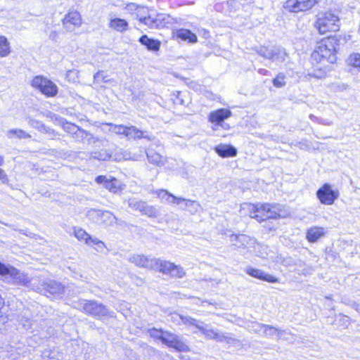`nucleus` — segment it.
<instances>
[{
  "label": "nucleus",
  "mask_w": 360,
  "mask_h": 360,
  "mask_svg": "<svg viewBox=\"0 0 360 360\" xmlns=\"http://www.w3.org/2000/svg\"><path fill=\"white\" fill-rule=\"evenodd\" d=\"M344 42H345V38L340 36H330L322 39L316 49L312 53L311 58L317 63L326 60L333 63L336 60L337 50Z\"/></svg>",
  "instance_id": "1"
},
{
  "label": "nucleus",
  "mask_w": 360,
  "mask_h": 360,
  "mask_svg": "<svg viewBox=\"0 0 360 360\" xmlns=\"http://www.w3.org/2000/svg\"><path fill=\"white\" fill-rule=\"evenodd\" d=\"M340 25L339 17L331 11L321 14L316 22V27L321 34L338 31Z\"/></svg>",
  "instance_id": "2"
},
{
  "label": "nucleus",
  "mask_w": 360,
  "mask_h": 360,
  "mask_svg": "<svg viewBox=\"0 0 360 360\" xmlns=\"http://www.w3.org/2000/svg\"><path fill=\"white\" fill-rule=\"evenodd\" d=\"M77 307L84 313L97 319L110 315V311L105 306L93 300H80L77 302Z\"/></svg>",
  "instance_id": "3"
},
{
  "label": "nucleus",
  "mask_w": 360,
  "mask_h": 360,
  "mask_svg": "<svg viewBox=\"0 0 360 360\" xmlns=\"http://www.w3.org/2000/svg\"><path fill=\"white\" fill-rule=\"evenodd\" d=\"M86 217L90 221L98 225L111 226L117 220L111 212L95 209L89 210Z\"/></svg>",
  "instance_id": "4"
},
{
  "label": "nucleus",
  "mask_w": 360,
  "mask_h": 360,
  "mask_svg": "<svg viewBox=\"0 0 360 360\" xmlns=\"http://www.w3.org/2000/svg\"><path fill=\"white\" fill-rule=\"evenodd\" d=\"M173 22V18L165 13H158L155 15L149 14L141 22L150 29H160L167 27Z\"/></svg>",
  "instance_id": "5"
},
{
  "label": "nucleus",
  "mask_w": 360,
  "mask_h": 360,
  "mask_svg": "<svg viewBox=\"0 0 360 360\" xmlns=\"http://www.w3.org/2000/svg\"><path fill=\"white\" fill-rule=\"evenodd\" d=\"M32 86L48 96H53L58 92L57 86L41 76H36L32 81Z\"/></svg>",
  "instance_id": "6"
},
{
  "label": "nucleus",
  "mask_w": 360,
  "mask_h": 360,
  "mask_svg": "<svg viewBox=\"0 0 360 360\" xmlns=\"http://www.w3.org/2000/svg\"><path fill=\"white\" fill-rule=\"evenodd\" d=\"M316 196L322 204L331 205L339 197V191L332 189L329 184H324L316 191Z\"/></svg>",
  "instance_id": "7"
},
{
  "label": "nucleus",
  "mask_w": 360,
  "mask_h": 360,
  "mask_svg": "<svg viewBox=\"0 0 360 360\" xmlns=\"http://www.w3.org/2000/svg\"><path fill=\"white\" fill-rule=\"evenodd\" d=\"M318 0H287L283 7L290 12L297 13L311 9Z\"/></svg>",
  "instance_id": "8"
},
{
  "label": "nucleus",
  "mask_w": 360,
  "mask_h": 360,
  "mask_svg": "<svg viewBox=\"0 0 360 360\" xmlns=\"http://www.w3.org/2000/svg\"><path fill=\"white\" fill-rule=\"evenodd\" d=\"M0 275L5 276H10L14 282L22 284L23 285H27V284L30 283L29 278L19 270L11 266H6L4 264H1V262Z\"/></svg>",
  "instance_id": "9"
},
{
  "label": "nucleus",
  "mask_w": 360,
  "mask_h": 360,
  "mask_svg": "<svg viewBox=\"0 0 360 360\" xmlns=\"http://www.w3.org/2000/svg\"><path fill=\"white\" fill-rule=\"evenodd\" d=\"M158 270L173 278H182L186 273L184 269L179 265H175L169 261L160 260Z\"/></svg>",
  "instance_id": "10"
},
{
  "label": "nucleus",
  "mask_w": 360,
  "mask_h": 360,
  "mask_svg": "<svg viewBox=\"0 0 360 360\" xmlns=\"http://www.w3.org/2000/svg\"><path fill=\"white\" fill-rule=\"evenodd\" d=\"M160 260V259L149 258L140 255H134L129 258V261L137 266L156 269L158 268Z\"/></svg>",
  "instance_id": "11"
},
{
  "label": "nucleus",
  "mask_w": 360,
  "mask_h": 360,
  "mask_svg": "<svg viewBox=\"0 0 360 360\" xmlns=\"http://www.w3.org/2000/svg\"><path fill=\"white\" fill-rule=\"evenodd\" d=\"M162 342L180 352L188 349V346L181 340L179 336L168 331H165Z\"/></svg>",
  "instance_id": "12"
},
{
  "label": "nucleus",
  "mask_w": 360,
  "mask_h": 360,
  "mask_svg": "<svg viewBox=\"0 0 360 360\" xmlns=\"http://www.w3.org/2000/svg\"><path fill=\"white\" fill-rule=\"evenodd\" d=\"M41 285V288H40V291H44L45 293L61 296L65 292V286L62 283L54 280L42 281Z\"/></svg>",
  "instance_id": "13"
},
{
  "label": "nucleus",
  "mask_w": 360,
  "mask_h": 360,
  "mask_svg": "<svg viewBox=\"0 0 360 360\" xmlns=\"http://www.w3.org/2000/svg\"><path fill=\"white\" fill-rule=\"evenodd\" d=\"M82 25V18L79 12H69L63 20V25L67 32H73Z\"/></svg>",
  "instance_id": "14"
},
{
  "label": "nucleus",
  "mask_w": 360,
  "mask_h": 360,
  "mask_svg": "<svg viewBox=\"0 0 360 360\" xmlns=\"http://www.w3.org/2000/svg\"><path fill=\"white\" fill-rule=\"evenodd\" d=\"M96 182L102 184L106 189L114 193H117L122 189L121 182L115 178H108L106 176L101 175L96 178Z\"/></svg>",
  "instance_id": "15"
},
{
  "label": "nucleus",
  "mask_w": 360,
  "mask_h": 360,
  "mask_svg": "<svg viewBox=\"0 0 360 360\" xmlns=\"http://www.w3.org/2000/svg\"><path fill=\"white\" fill-rule=\"evenodd\" d=\"M231 112L225 108L218 109L211 112L209 115V121L212 123H216L217 125H221L223 128L227 129L228 124H224V120L231 117Z\"/></svg>",
  "instance_id": "16"
},
{
  "label": "nucleus",
  "mask_w": 360,
  "mask_h": 360,
  "mask_svg": "<svg viewBox=\"0 0 360 360\" xmlns=\"http://www.w3.org/2000/svg\"><path fill=\"white\" fill-rule=\"evenodd\" d=\"M230 241L232 245L238 248H250L253 247L255 240L244 234H232L230 236Z\"/></svg>",
  "instance_id": "17"
},
{
  "label": "nucleus",
  "mask_w": 360,
  "mask_h": 360,
  "mask_svg": "<svg viewBox=\"0 0 360 360\" xmlns=\"http://www.w3.org/2000/svg\"><path fill=\"white\" fill-rule=\"evenodd\" d=\"M245 271L249 276L256 278L257 279L262 280V281H264L271 283L278 282V279L277 278L274 277V276H272L271 274H268L262 270H260L258 269H255L252 266H248L245 269Z\"/></svg>",
  "instance_id": "18"
},
{
  "label": "nucleus",
  "mask_w": 360,
  "mask_h": 360,
  "mask_svg": "<svg viewBox=\"0 0 360 360\" xmlns=\"http://www.w3.org/2000/svg\"><path fill=\"white\" fill-rule=\"evenodd\" d=\"M280 206L276 204L262 205V215L264 216V221L267 219H276L281 217Z\"/></svg>",
  "instance_id": "19"
},
{
  "label": "nucleus",
  "mask_w": 360,
  "mask_h": 360,
  "mask_svg": "<svg viewBox=\"0 0 360 360\" xmlns=\"http://www.w3.org/2000/svg\"><path fill=\"white\" fill-rule=\"evenodd\" d=\"M125 136L128 139L139 140L141 139H146L148 141H153V137L148 135L146 131L139 129L136 127L129 125L127 127Z\"/></svg>",
  "instance_id": "20"
},
{
  "label": "nucleus",
  "mask_w": 360,
  "mask_h": 360,
  "mask_svg": "<svg viewBox=\"0 0 360 360\" xmlns=\"http://www.w3.org/2000/svg\"><path fill=\"white\" fill-rule=\"evenodd\" d=\"M202 323L199 329L207 338L212 340H216L219 342L227 341L229 338L224 333H219L218 330H215L212 328H207Z\"/></svg>",
  "instance_id": "21"
},
{
  "label": "nucleus",
  "mask_w": 360,
  "mask_h": 360,
  "mask_svg": "<svg viewBox=\"0 0 360 360\" xmlns=\"http://www.w3.org/2000/svg\"><path fill=\"white\" fill-rule=\"evenodd\" d=\"M243 210L248 212L251 218H254L258 221H264V216L262 215V205L245 203L243 206Z\"/></svg>",
  "instance_id": "22"
},
{
  "label": "nucleus",
  "mask_w": 360,
  "mask_h": 360,
  "mask_svg": "<svg viewBox=\"0 0 360 360\" xmlns=\"http://www.w3.org/2000/svg\"><path fill=\"white\" fill-rule=\"evenodd\" d=\"M255 326L259 328L260 329H263V335L267 338H271L273 336H276L277 340L281 338L284 330H279L272 326L266 325L262 323H256Z\"/></svg>",
  "instance_id": "23"
},
{
  "label": "nucleus",
  "mask_w": 360,
  "mask_h": 360,
  "mask_svg": "<svg viewBox=\"0 0 360 360\" xmlns=\"http://www.w3.org/2000/svg\"><path fill=\"white\" fill-rule=\"evenodd\" d=\"M214 150L221 158H232L237 155L236 148L230 145L219 144L214 148Z\"/></svg>",
  "instance_id": "24"
},
{
  "label": "nucleus",
  "mask_w": 360,
  "mask_h": 360,
  "mask_svg": "<svg viewBox=\"0 0 360 360\" xmlns=\"http://www.w3.org/2000/svg\"><path fill=\"white\" fill-rule=\"evenodd\" d=\"M158 195L161 200H165L169 204H175L178 205L182 202L186 204V201L188 200L181 197L174 196L165 190H160L158 193Z\"/></svg>",
  "instance_id": "25"
},
{
  "label": "nucleus",
  "mask_w": 360,
  "mask_h": 360,
  "mask_svg": "<svg viewBox=\"0 0 360 360\" xmlns=\"http://www.w3.org/2000/svg\"><path fill=\"white\" fill-rule=\"evenodd\" d=\"M325 234L324 228L314 226L309 229L307 231L306 238L310 243L316 242L320 238Z\"/></svg>",
  "instance_id": "26"
},
{
  "label": "nucleus",
  "mask_w": 360,
  "mask_h": 360,
  "mask_svg": "<svg viewBox=\"0 0 360 360\" xmlns=\"http://www.w3.org/2000/svg\"><path fill=\"white\" fill-rule=\"evenodd\" d=\"M139 41L147 47L149 51H156L160 49V42L158 40L150 39L147 35L141 36Z\"/></svg>",
  "instance_id": "27"
},
{
  "label": "nucleus",
  "mask_w": 360,
  "mask_h": 360,
  "mask_svg": "<svg viewBox=\"0 0 360 360\" xmlns=\"http://www.w3.org/2000/svg\"><path fill=\"white\" fill-rule=\"evenodd\" d=\"M128 22L122 18H116L110 20L109 27L117 32H122L128 29Z\"/></svg>",
  "instance_id": "28"
},
{
  "label": "nucleus",
  "mask_w": 360,
  "mask_h": 360,
  "mask_svg": "<svg viewBox=\"0 0 360 360\" xmlns=\"http://www.w3.org/2000/svg\"><path fill=\"white\" fill-rule=\"evenodd\" d=\"M146 155L150 163L156 166H162L164 165L163 157L155 150L148 149L146 151Z\"/></svg>",
  "instance_id": "29"
},
{
  "label": "nucleus",
  "mask_w": 360,
  "mask_h": 360,
  "mask_svg": "<svg viewBox=\"0 0 360 360\" xmlns=\"http://www.w3.org/2000/svg\"><path fill=\"white\" fill-rule=\"evenodd\" d=\"M176 37L184 41H188L189 42L194 43L197 41L196 35L191 32L190 30L186 29H180L176 31Z\"/></svg>",
  "instance_id": "30"
},
{
  "label": "nucleus",
  "mask_w": 360,
  "mask_h": 360,
  "mask_svg": "<svg viewBox=\"0 0 360 360\" xmlns=\"http://www.w3.org/2000/svg\"><path fill=\"white\" fill-rule=\"evenodd\" d=\"M6 136L9 139H13L14 137H16L19 139H25L31 138V136L28 133L20 129H13L8 130L6 132Z\"/></svg>",
  "instance_id": "31"
},
{
  "label": "nucleus",
  "mask_w": 360,
  "mask_h": 360,
  "mask_svg": "<svg viewBox=\"0 0 360 360\" xmlns=\"http://www.w3.org/2000/svg\"><path fill=\"white\" fill-rule=\"evenodd\" d=\"M140 212L148 217H157L158 216V210L156 207L153 205H148L145 201L143 202V205H142Z\"/></svg>",
  "instance_id": "32"
},
{
  "label": "nucleus",
  "mask_w": 360,
  "mask_h": 360,
  "mask_svg": "<svg viewBox=\"0 0 360 360\" xmlns=\"http://www.w3.org/2000/svg\"><path fill=\"white\" fill-rule=\"evenodd\" d=\"M74 235L80 241H84L86 245H90L89 239L91 236L81 228H74Z\"/></svg>",
  "instance_id": "33"
},
{
  "label": "nucleus",
  "mask_w": 360,
  "mask_h": 360,
  "mask_svg": "<svg viewBox=\"0 0 360 360\" xmlns=\"http://www.w3.org/2000/svg\"><path fill=\"white\" fill-rule=\"evenodd\" d=\"M111 158V155L104 149H102L99 151H94L90 154L91 159H95L100 161H106L110 160Z\"/></svg>",
  "instance_id": "34"
},
{
  "label": "nucleus",
  "mask_w": 360,
  "mask_h": 360,
  "mask_svg": "<svg viewBox=\"0 0 360 360\" xmlns=\"http://www.w3.org/2000/svg\"><path fill=\"white\" fill-rule=\"evenodd\" d=\"M11 53L10 44L4 36H0V57L7 56Z\"/></svg>",
  "instance_id": "35"
},
{
  "label": "nucleus",
  "mask_w": 360,
  "mask_h": 360,
  "mask_svg": "<svg viewBox=\"0 0 360 360\" xmlns=\"http://www.w3.org/2000/svg\"><path fill=\"white\" fill-rule=\"evenodd\" d=\"M185 206L187 207V210L192 214L199 212L202 210L199 202L188 199L186 201Z\"/></svg>",
  "instance_id": "36"
},
{
  "label": "nucleus",
  "mask_w": 360,
  "mask_h": 360,
  "mask_svg": "<svg viewBox=\"0 0 360 360\" xmlns=\"http://www.w3.org/2000/svg\"><path fill=\"white\" fill-rule=\"evenodd\" d=\"M287 56V53L284 49H274L271 60L277 63H282L285 60V58Z\"/></svg>",
  "instance_id": "37"
},
{
  "label": "nucleus",
  "mask_w": 360,
  "mask_h": 360,
  "mask_svg": "<svg viewBox=\"0 0 360 360\" xmlns=\"http://www.w3.org/2000/svg\"><path fill=\"white\" fill-rule=\"evenodd\" d=\"M61 125L63 127V129L68 134H71L72 136L74 134H75V131H78L79 127L75 124L70 123L67 122L65 119H62L61 121Z\"/></svg>",
  "instance_id": "38"
},
{
  "label": "nucleus",
  "mask_w": 360,
  "mask_h": 360,
  "mask_svg": "<svg viewBox=\"0 0 360 360\" xmlns=\"http://www.w3.org/2000/svg\"><path fill=\"white\" fill-rule=\"evenodd\" d=\"M88 136L93 138L91 134L80 127H79L78 131H75V134L72 136V137L77 142L84 141V140Z\"/></svg>",
  "instance_id": "39"
},
{
  "label": "nucleus",
  "mask_w": 360,
  "mask_h": 360,
  "mask_svg": "<svg viewBox=\"0 0 360 360\" xmlns=\"http://www.w3.org/2000/svg\"><path fill=\"white\" fill-rule=\"evenodd\" d=\"M127 202L129 207L131 210L140 212L144 201L136 198H131L128 199Z\"/></svg>",
  "instance_id": "40"
},
{
  "label": "nucleus",
  "mask_w": 360,
  "mask_h": 360,
  "mask_svg": "<svg viewBox=\"0 0 360 360\" xmlns=\"http://www.w3.org/2000/svg\"><path fill=\"white\" fill-rule=\"evenodd\" d=\"M182 322L186 326H193L198 330L200 329L201 324L203 323L200 320H197L188 316H183Z\"/></svg>",
  "instance_id": "41"
},
{
  "label": "nucleus",
  "mask_w": 360,
  "mask_h": 360,
  "mask_svg": "<svg viewBox=\"0 0 360 360\" xmlns=\"http://www.w3.org/2000/svg\"><path fill=\"white\" fill-rule=\"evenodd\" d=\"M149 14L150 12L147 7L140 6L138 11L135 12V18L141 22Z\"/></svg>",
  "instance_id": "42"
},
{
  "label": "nucleus",
  "mask_w": 360,
  "mask_h": 360,
  "mask_svg": "<svg viewBox=\"0 0 360 360\" xmlns=\"http://www.w3.org/2000/svg\"><path fill=\"white\" fill-rule=\"evenodd\" d=\"M94 79L96 83H111L113 81L112 79L108 78L103 71L96 72L94 76Z\"/></svg>",
  "instance_id": "43"
},
{
  "label": "nucleus",
  "mask_w": 360,
  "mask_h": 360,
  "mask_svg": "<svg viewBox=\"0 0 360 360\" xmlns=\"http://www.w3.org/2000/svg\"><path fill=\"white\" fill-rule=\"evenodd\" d=\"M109 125L110 126V131L112 132L119 135H126L128 126L123 124L117 125L112 124H109Z\"/></svg>",
  "instance_id": "44"
},
{
  "label": "nucleus",
  "mask_w": 360,
  "mask_h": 360,
  "mask_svg": "<svg viewBox=\"0 0 360 360\" xmlns=\"http://www.w3.org/2000/svg\"><path fill=\"white\" fill-rule=\"evenodd\" d=\"M335 321L338 322L337 324L341 327V328H347L350 323L349 318L342 314H339Z\"/></svg>",
  "instance_id": "45"
},
{
  "label": "nucleus",
  "mask_w": 360,
  "mask_h": 360,
  "mask_svg": "<svg viewBox=\"0 0 360 360\" xmlns=\"http://www.w3.org/2000/svg\"><path fill=\"white\" fill-rule=\"evenodd\" d=\"M148 333L150 337L154 338L155 339H158L162 341L165 331L153 328L149 329L148 330Z\"/></svg>",
  "instance_id": "46"
},
{
  "label": "nucleus",
  "mask_w": 360,
  "mask_h": 360,
  "mask_svg": "<svg viewBox=\"0 0 360 360\" xmlns=\"http://www.w3.org/2000/svg\"><path fill=\"white\" fill-rule=\"evenodd\" d=\"M28 124L30 127L37 129V130L41 131L43 130H46V127L44 124L41 122H39L34 119H30L28 121Z\"/></svg>",
  "instance_id": "47"
},
{
  "label": "nucleus",
  "mask_w": 360,
  "mask_h": 360,
  "mask_svg": "<svg viewBox=\"0 0 360 360\" xmlns=\"http://www.w3.org/2000/svg\"><path fill=\"white\" fill-rule=\"evenodd\" d=\"M273 84L276 87H282L285 86V75L283 74H278L277 77L273 80Z\"/></svg>",
  "instance_id": "48"
},
{
  "label": "nucleus",
  "mask_w": 360,
  "mask_h": 360,
  "mask_svg": "<svg viewBox=\"0 0 360 360\" xmlns=\"http://www.w3.org/2000/svg\"><path fill=\"white\" fill-rule=\"evenodd\" d=\"M139 6H140L134 3H130L127 5L126 9L128 11L129 13L135 16V12L138 11Z\"/></svg>",
  "instance_id": "49"
},
{
  "label": "nucleus",
  "mask_w": 360,
  "mask_h": 360,
  "mask_svg": "<svg viewBox=\"0 0 360 360\" xmlns=\"http://www.w3.org/2000/svg\"><path fill=\"white\" fill-rule=\"evenodd\" d=\"M350 61L354 67L360 68V53H356L350 57Z\"/></svg>",
  "instance_id": "50"
},
{
  "label": "nucleus",
  "mask_w": 360,
  "mask_h": 360,
  "mask_svg": "<svg viewBox=\"0 0 360 360\" xmlns=\"http://www.w3.org/2000/svg\"><path fill=\"white\" fill-rule=\"evenodd\" d=\"M273 53H274V49H272V50L265 49V50H261V51L259 52V54L265 58L271 60Z\"/></svg>",
  "instance_id": "51"
},
{
  "label": "nucleus",
  "mask_w": 360,
  "mask_h": 360,
  "mask_svg": "<svg viewBox=\"0 0 360 360\" xmlns=\"http://www.w3.org/2000/svg\"><path fill=\"white\" fill-rule=\"evenodd\" d=\"M183 315L179 314L177 313L171 314V319L175 322H179V321H182Z\"/></svg>",
  "instance_id": "52"
},
{
  "label": "nucleus",
  "mask_w": 360,
  "mask_h": 360,
  "mask_svg": "<svg viewBox=\"0 0 360 360\" xmlns=\"http://www.w3.org/2000/svg\"><path fill=\"white\" fill-rule=\"evenodd\" d=\"M90 245L93 244L94 245H96L97 244L101 245V240L97 238H92L91 239H89Z\"/></svg>",
  "instance_id": "53"
},
{
  "label": "nucleus",
  "mask_w": 360,
  "mask_h": 360,
  "mask_svg": "<svg viewBox=\"0 0 360 360\" xmlns=\"http://www.w3.org/2000/svg\"><path fill=\"white\" fill-rule=\"evenodd\" d=\"M96 246V250L98 251H102L104 248H105V243L101 240V245L97 244Z\"/></svg>",
  "instance_id": "54"
},
{
  "label": "nucleus",
  "mask_w": 360,
  "mask_h": 360,
  "mask_svg": "<svg viewBox=\"0 0 360 360\" xmlns=\"http://www.w3.org/2000/svg\"><path fill=\"white\" fill-rule=\"evenodd\" d=\"M0 180H1L3 182H5L7 180L6 174L3 169L0 171Z\"/></svg>",
  "instance_id": "55"
},
{
  "label": "nucleus",
  "mask_w": 360,
  "mask_h": 360,
  "mask_svg": "<svg viewBox=\"0 0 360 360\" xmlns=\"http://www.w3.org/2000/svg\"><path fill=\"white\" fill-rule=\"evenodd\" d=\"M257 323H254L253 325H252V328H253V330L257 333H259V334H262L263 335V329H260L259 328H257V326H255V324Z\"/></svg>",
  "instance_id": "56"
},
{
  "label": "nucleus",
  "mask_w": 360,
  "mask_h": 360,
  "mask_svg": "<svg viewBox=\"0 0 360 360\" xmlns=\"http://www.w3.org/2000/svg\"><path fill=\"white\" fill-rule=\"evenodd\" d=\"M58 37V34L56 31H53L52 32L50 35H49V37L53 39V40H55L56 39V37Z\"/></svg>",
  "instance_id": "57"
},
{
  "label": "nucleus",
  "mask_w": 360,
  "mask_h": 360,
  "mask_svg": "<svg viewBox=\"0 0 360 360\" xmlns=\"http://www.w3.org/2000/svg\"><path fill=\"white\" fill-rule=\"evenodd\" d=\"M259 72L262 75H266V73L268 72V70H265V69H259Z\"/></svg>",
  "instance_id": "58"
},
{
  "label": "nucleus",
  "mask_w": 360,
  "mask_h": 360,
  "mask_svg": "<svg viewBox=\"0 0 360 360\" xmlns=\"http://www.w3.org/2000/svg\"><path fill=\"white\" fill-rule=\"evenodd\" d=\"M354 307L356 309V310L357 311H360V304H354Z\"/></svg>",
  "instance_id": "59"
},
{
  "label": "nucleus",
  "mask_w": 360,
  "mask_h": 360,
  "mask_svg": "<svg viewBox=\"0 0 360 360\" xmlns=\"http://www.w3.org/2000/svg\"><path fill=\"white\" fill-rule=\"evenodd\" d=\"M201 302H202V304L207 303V304H210V305H215V304H214V303H212L211 302H209L207 300H203Z\"/></svg>",
  "instance_id": "60"
},
{
  "label": "nucleus",
  "mask_w": 360,
  "mask_h": 360,
  "mask_svg": "<svg viewBox=\"0 0 360 360\" xmlns=\"http://www.w3.org/2000/svg\"><path fill=\"white\" fill-rule=\"evenodd\" d=\"M4 317H0V329H1Z\"/></svg>",
  "instance_id": "61"
},
{
  "label": "nucleus",
  "mask_w": 360,
  "mask_h": 360,
  "mask_svg": "<svg viewBox=\"0 0 360 360\" xmlns=\"http://www.w3.org/2000/svg\"><path fill=\"white\" fill-rule=\"evenodd\" d=\"M3 162H4V158L1 155H0V165H1L3 163Z\"/></svg>",
  "instance_id": "62"
},
{
  "label": "nucleus",
  "mask_w": 360,
  "mask_h": 360,
  "mask_svg": "<svg viewBox=\"0 0 360 360\" xmlns=\"http://www.w3.org/2000/svg\"><path fill=\"white\" fill-rule=\"evenodd\" d=\"M313 76L315 77H317V78H321L322 77V75H314V74H313Z\"/></svg>",
  "instance_id": "63"
},
{
  "label": "nucleus",
  "mask_w": 360,
  "mask_h": 360,
  "mask_svg": "<svg viewBox=\"0 0 360 360\" xmlns=\"http://www.w3.org/2000/svg\"><path fill=\"white\" fill-rule=\"evenodd\" d=\"M321 123L324 124H326V125H330L331 123L330 122H322Z\"/></svg>",
  "instance_id": "64"
}]
</instances>
